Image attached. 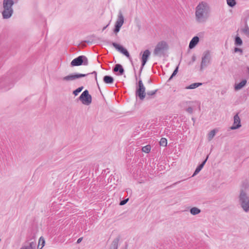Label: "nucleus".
<instances>
[{
  "instance_id": "nucleus-1",
  "label": "nucleus",
  "mask_w": 249,
  "mask_h": 249,
  "mask_svg": "<svg viewBox=\"0 0 249 249\" xmlns=\"http://www.w3.org/2000/svg\"><path fill=\"white\" fill-rule=\"evenodd\" d=\"M249 185L247 182L242 184L238 196V203L240 207L246 213L249 212V195L248 194Z\"/></svg>"
},
{
  "instance_id": "nucleus-2",
  "label": "nucleus",
  "mask_w": 249,
  "mask_h": 249,
  "mask_svg": "<svg viewBox=\"0 0 249 249\" xmlns=\"http://www.w3.org/2000/svg\"><path fill=\"white\" fill-rule=\"evenodd\" d=\"M209 7L204 2L199 3L196 7V17L199 22H204L209 17Z\"/></svg>"
},
{
  "instance_id": "nucleus-3",
  "label": "nucleus",
  "mask_w": 249,
  "mask_h": 249,
  "mask_svg": "<svg viewBox=\"0 0 249 249\" xmlns=\"http://www.w3.org/2000/svg\"><path fill=\"white\" fill-rule=\"evenodd\" d=\"M90 74H93L95 75V80L97 82L98 89H99L100 91L101 92L99 85H98V84L97 83V72L95 71H94L91 73H87V74H81V73H78L71 74L67 75L65 77H62V80L64 81H67V82L75 80L76 79L85 77Z\"/></svg>"
},
{
  "instance_id": "nucleus-4",
  "label": "nucleus",
  "mask_w": 249,
  "mask_h": 249,
  "mask_svg": "<svg viewBox=\"0 0 249 249\" xmlns=\"http://www.w3.org/2000/svg\"><path fill=\"white\" fill-rule=\"evenodd\" d=\"M168 48L169 46L166 42L164 41H160L156 46L153 54L155 56L160 57L162 55H164Z\"/></svg>"
},
{
  "instance_id": "nucleus-5",
  "label": "nucleus",
  "mask_w": 249,
  "mask_h": 249,
  "mask_svg": "<svg viewBox=\"0 0 249 249\" xmlns=\"http://www.w3.org/2000/svg\"><path fill=\"white\" fill-rule=\"evenodd\" d=\"M135 94L136 96L142 101H143L146 96L145 88L141 78L136 84Z\"/></svg>"
},
{
  "instance_id": "nucleus-6",
  "label": "nucleus",
  "mask_w": 249,
  "mask_h": 249,
  "mask_svg": "<svg viewBox=\"0 0 249 249\" xmlns=\"http://www.w3.org/2000/svg\"><path fill=\"white\" fill-rule=\"evenodd\" d=\"M89 64L87 57L85 55H80L73 59L71 62V67L79 66L81 65L87 66Z\"/></svg>"
},
{
  "instance_id": "nucleus-7",
  "label": "nucleus",
  "mask_w": 249,
  "mask_h": 249,
  "mask_svg": "<svg viewBox=\"0 0 249 249\" xmlns=\"http://www.w3.org/2000/svg\"><path fill=\"white\" fill-rule=\"evenodd\" d=\"M78 99L83 104L87 106L89 105L92 102V97L89 94V92L87 89H86L82 93Z\"/></svg>"
},
{
  "instance_id": "nucleus-8",
  "label": "nucleus",
  "mask_w": 249,
  "mask_h": 249,
  "mask_svg": "<svg viewBox=\"0 0 249 249\" xmlns=\"http://www.w3.org/2000/svg\"><path fill=\"white\" fill-rule=\"evenodd\" d=\"M124 22V17L123 16L122 11L120 10L119 12L117 19L115 24V27L114 29V32L117 34L120 31L121 27L122 26Z\"/></svg>"
},
{
  "instance_id": "nucleus-9",
  "label": "nucleus",
  "mask_w": 249,
  "mask_h": 249,
  "mask_svg": "<svg viewBox=\"0 0 249 249\" xmlns=\"http://www.w3.org/2000/svg\"><path fill=\"white\" fill-rule=\"evenodd\" d=\"M111 44L118 51L126 56L129 60H131V57L126 49L115 42H111Z\"/></svg>"
},
{
  "instance_id": "nucleus-10",
  "label": "nucleus",
  "mask_w": 249,
  "mask_h": 249,
  "mask_svg": "<svg viewBox=\"0 0 249 249\" xmlns=\"http://www.w3.org/2000/svg\"><path fill=\"white\" fill-rule=\"evenodd\" d=\"M210 54L209 52H205L202 57V61L200 65V70L202 71L203 68L206 67L210 62Z\"/></svg>"
},
{
  "instance_id": "nucleus-11",
  "label": "nucleus",
  "mask_w": 249,
  "mask_h": 249,
  "mask_svg": "<svg viewBox=\"0 0 249 249\" xmlns=\"http://www.w3.org/2000/svg\"><path fill=\"white\" fill-rule=\"evenodd\" d=\"M36 243L34 238L28 240L20 249H36Z\"/></svg>"
},
{
  "instance_id": "nucleus-12",
  "label": "nucleus",
  "mask_w": 249,
  "mask_h": 249,
  "mask_svg": "<svg viewBox=\"0 0 249 249\" xmlns=\"http://www.w3.org/2000/svg\"><path fill=\"white\" fill-rule=\"evenodd\" d=\"M150 55V52L149 50H146L143 52V53L142 57V66L141 67L139 75H141L142 70L144 66L146 63V62L148 59V58L149 57Z\"/></svg>"
},
{
  "instance_id": "nucleus-13",
  "label": "nucleus",
  "mask_w": 249,
  "mask_h": 249,
  "mask_svg": "<svg viewBox=\"0 0 249 249\" xmlns=\"http://www.w3.org/2000/svg\"><path fill=\"white\" fill-rule=\"evenodd\" d=\"M241 126L240 119L238 114H236L234 116V122L232 126L231 127V129L232 130L240 128Z\"/></svg>"
},
{
  "instance_id": "nucleus-14",
  "label": "nucleus",
  "mask_w": 249,
  "mask_h": 249,
  "mask_svg": "<svg viewBox=\"0 0 249 249\" xmlns=\"http://www.w3.org/2000/svg\"><path fill=\"white\" fill-rule=\"evenodd\" d=\"M13 13V9L3 8V11L2 12V15L3 18L8 19L12 16Z\"/></svg>"
},
{
  "instance_id": "nucleus-15",
  "label": "nucleus",
  "mask_w": 249,
  "mask_h": 249,
  "mask_svg": "<svg viewBox=\"0 0 249 249\" xmlns=\"http://www.w3.org/2000/svg\"><path fill=\"white\" fill-rule=\"evenodd\" d=\"M113 71L115 72H119L118 75H123L124 71L123 66L120 64H117L115 65L113 69Z\"/></svg>"
},
{
  "instance_id": "nucleus-16",
  "label": "nucleus",
  "mask_w": 249,
  "mask_h": 249,
  "mask_svg": "<svg viewBox=\"0 0 249 249\" xmlns=\"http://www.w3.org/2000/svg\"><path fill=\"white\" fill-rule=\"evenodd\" d=\"M199 38L198 36H194L190 41L189 48L190 49H193L199 42Z\"/></svg>"
},
{
  "instance_id": "nucleus-17",
  "label": "nucleus",
  "mask_w": 249,
  "mask_h": 249,
  "mask_svg": "<svg viewBox=\"0 0 249 249\" xmlns=\"http://www.w3.org/2000/svg\"><path fill=\"white\" fill-rule=\"evenodd\" d=\"M208 157H209V156L208 155L207 156L206 159L196 167L192 177H194V176L196 175L201 171V170L202 169L204 165H205V163L206 162V161L208 159Z\"/></svg>"
},
{
  "instance_id": "nucleus-18",
  "label": "nucleus",
  "mask_w": 249,
  "mask_h": 249,
  "mask_svg": "<svg viewBox=\"0 0 249 249\" xmlns=\"http://www.w3.org/2000/svg\"><path fill=\"white\" fill-rule=\"evenodd\" d=\"M14 4V2L13 0H3V8L12 9V7Z\"/></svg>"
},
{
  "instance_id": "nucleus-19",
  "label": "nucleus",
  "mask_w": 249,
  "mask_h": 249,
  "mask_svg": "<svg viewBox=\"0 0 249 249\" xmlns=\"http://www.w3.org/2000/svg\"><path fill=\"white\" fill-rule=\"evenodd\" d=\"M247 83V81L246 79L242 80L239 83L235 84L234 85V89L235 90H239L242 89Z\"/></svg>"
},
{
  "instance_id": "nucleus-20",
  "label": "nucleus",
  "mask_w": 249,
  "mask_h": 249,
  "mask_svg": "<svg viewBox=\"0 0 249 249\" xmlns=\"http://www.w3.org/2000/svg\"><path fill=\"white\" fill-rule=\"evenodd\" d=\"M120 237L119 236L115 239L113 240L112 241L110 247L109 249H117L118 243L120 240Z\"/></svg>"
},
{
  "instance_id": "nucleus-21",
  "label": "nucleus",
  "mask_w": 249,
  "mask_h": 249,
  "mask_svg": "<svg viewBox=\"0 0 249 249\" xmlns=\"http://www.w3.org/2000/svg\"><path fill=\"white\" fill-rule=\"evenodd\" d=\"M114 79L113 77L110 75H105L103 77V81L107 84H111L114 82Z\"/></svg>"
},
{
  "instance_id": "nucleus-22",
  "label": "nucleus",
  "mask_w": 249,
  "mask_h": 249,
  "mask_svg": "<svg viewBox=\"0 0 249 249\" xmlns=\"http://www.w3.org/2000/svg\"><path fill=\"white\" fill-rule=\"evenodd\" d=\"M190 212L192 215H195L199 214L201 212V210L197 207H193L190 210Z\"/></svg>"
},
{
  "instance_id": "nucleus-23",
  "label": "nucleus",
  "mask_w": 249,
  "mask_h": 249,
  "mask_svg": "<svg viewBox=\"0 0 249 249\" xmlns=\"http://www.w3.org/2000/svg\"><path fill=\"white\" fill-rule=\"evenodd\" d=\"M202 85V83H194L191 84L189 86L186 87V89H194L197 88L198 87H199L200 86H201Z\"/></svg>"
},
{
  "instance_id": "nucleus-24",
  "label": "nucleus",
  "mask_w": 249,
  "mask_h": 249,
  "mask_svg": "<svg viewBox=\"0 0 249 249\" xmlns=\"http://www.w3.org/2000/svg\"><path fill=\"white\" fill-rule=\"evenodd\" d=\"M234 44L236 46H241L243 44L241 38L238 35L235 37Z\"/></svg>"
},
{
  "instance_id": "nucleus-25",
  "label": "nucleus",
  "mask_w": 249,
  "mask_h": 249,
  "mask_svg": "<svg viewBox=\"0 0 249 249\" xmlns=\"http://www.w3.org/2000/svg\"><path fill=\"white\" fill-rule=\"evenodd\" d=\"M45 241L44 239L42 237H40L38 241V245L37 246V249H42V248L45 245Z\"/></svg>"
},
{
  "instance_id": "nucleus-26",
  "label": "nucleus",
  "mask_w": 249,
  "mask_h": 249,
  "mask_svg": "<svg viewBox=\"0 0 249 249\" xmlns=\"http://www.w3.org/2000/svg\"><path fill=\"white\" fill-rule=\"evenodd\" d=\"M216 132V129H213L209 132V133L208 134V139L209 141H211L213 139V138L214 137V136L215 135Z\"/></svg>"
},
{
  "instance_id": "nucleus-27",
  "label": "nucleus",
  "mask_w": 249,
  "mask_h": 249,
  "mask_svg": "<svg viewBox=\"0 0 249 249\" xmlns=\"http://www.w3.org/2000/svg\"><path fill=\"white\" fill-rule=\"evenodd\" d=\"M227 4L231 7H233L236 4L235 0H227Z\"/></svg>"
},
{
  "instance_id": "nucleus-28",
  "label": "nucleus",
  "mask_w": 249,
  "mask_h": 249,
  "mask_svg": "<svg viewBox=\"0 0 249 249\" xmlns=\"http://www.w3.org/2000/svg\"><path fill=\"white\" fill-rule=\"evenodd\" d=\"M142 152L146 153H148L150 151L151 146H150V145H147L146 146H144L142 147Z\"/></svg>"
},
{
  "instance_id": "nucleus-29",
  "label": "nucleus",
  "mask_w": 249,
  "mask_h": 249,
  "mask_svg": "<svg viewBox=\"0 0 249 249\" xmlns=\"http://www.w3.org/2000/svg\"><path fill=\"white\" fill-rule=\"evenodd\" d=\"M167 139L164 138H162L160 141V144L162 146H166L167 145Z\"/></svg>"
},
{
  "instance_id": "nucleus-30",
  "label": "nucleus",
  "mask_w": 249,
  "mask_h": 249,
  "mask_svg": "<svg viewBox=\"0 0 249 249\" xmlns=\"http://www.w3.org/2000/svg\"><path fill=\"white\" fill-rule=\"evenodd\" d=\"M84 87L83 86H81L80 87H79L75 90H73L72 92V93L75 95L77 96L79 93H80L83 89Z\"/></svg>"
},
{
  "instance_id": "nucleus-31",
  "label": "nucleus",
  "mask_w": 249,
  "mask_h": 249,
  "mask_svg": "<svg viewBox=\"0 0 249 249\" xmlns=\"http://www.w3.org/2000/svg\"><path fill=\"white\" fill-rule=\"evenodd\" d=\"M158 91V89H156L155 90H152V91H148L146 93V95H147L149 98H150V97H152L153 96H154L155 95V94L156 93V92H157Z\"/></svg>"
},
{
  "instance_id": "nucleus-32",
  "label": "nucleus",
  "mask_w": 249,
  "mask_h": 249,
  "mask_svg": "<svg viewBox=\"0 0 249 249\" xmlns=\"http://www.w3.org/2000/svg\"><path fill=\"white\" fill-rule=\"evenodd\" d=\"M241 30L242 32L244 33L247 37H249V27L247 25Z\"/></svg>"
},
{
  "instance_id": "nucleus-33",
  "label": "nucleus",
  "mask_w": 249,
  "mask_h": 249,
  "mask_svg": "<svg viewBox=\"0 0 249 249\" xmlns=\"http://www.w3.org/2000/svg\"><path fill=\"white\" fill-rule=\"evenodd\" d=\"M178 66L176 69H175V70L174 71L173 73L172 74V75H171L170 77L169 78V79H168V81H170L171 80L176 74L177 73H178Z\"/></svg>"
},
{
  "instance_id": "nucleus-34",
  "label": "nucleus",
  "mask_w": 249,
  "mask_h": 249,
  "mask_svg": "<svg viewBox=\"0 0 249 249\" xmlns=\"http://www.w3.org/2000/svg\"><path fill=\"white\" fill-rule=\"evenodd\" d=\"M245 77L246 79L249 78V67L247 66L245 67Z\"/></svg>"
},
{
  "instance_id": "nucleus-35",
  "label": "nucleus",
  "mask_w": 249,
  "mask_h": 249,
  "mask_svg": "<svg viewBox=\"0 0 249 249\" xmlns=\"http://www.w3.org/2000/svg\"><path fill=\"white\" fill-rule=\"evenodd\" d=\"M234 52L236 53V52H239L240 53V54L242 55V53H243V50L242 49H240V48H237V47H235L234 49Z\"/></svg>"
},
{
  "instance_id": "nucleus-36",
  "label": "nucleus",
  "mask_w": 249,
  "mask_h": 249,
  "mask_svg": "<svg viewBox=\"0 0 249 249\" xmlns=\"http://www.w3.org/2000/svg\"><path fill=\"white\" fill-rule=\"evenodd\" d=\"M129 198H126L125 199H124L120 202V205H124L128 201Z\"/></svg>"
},
{
  "instance_id": "nucleus-37",
  "label": "nucleus",
  "mask_w": 249,
  "mask_h": 249,
  "mask_svg": "<svg viewBox=\"0 0 249 249\" xmlns=\"http://www.w3.org/2000/svg\"><path fill=\"white\" fill-rule=\"evenodd\" d=\"M186 111L190 114H192L193 112V109L192 107H189L186 109Z\"/></svg>"
},
{
  "instance_id": "nucleus-38",
  "label": "nucleus",
  "mask_w": 249,
  "mask_h": 249,
  "mask_svg": "<svg viewBox=\"0 0 249 249\" xmlns=\"http://www.w3.org/2000/svg\"><path fill=\"white\" fill-rule=\"evenodd\" d=\"M82 239H83V237L78 238V240H77L76 243L79 244L82 241Z\"/></svg>"
},
{
  "instance_id": "nucleus-39",
  "label": "nucleus",
  "mask_w": 249,
  "mask_h": 249,
  "mask_svg": "<svg viewBox=\"0 0 249 249\" xmlns=\"http://www.w3.org/2000/svg\"><path fill=\"white\" fill-rule=\"evenodd\" d=\"M196 60V57L195 55H194L192 57V63L195 62Z\"/></svg>"
},
{
  "instance_id": "nucleus-40",
  "label": "nucleus",
  "mask_w": 249,
  "mask_h": 249,
  "mask_svg": "<svg viewBox=\"0 0 249 249\" xmlns=\"http://www.w3.org/2000/svg\"><path fill=\"white\" fill-rule=\"evenodd\" d=\"M181 181H182V180L177 181V182H175V183H173V184L171 185V186H174L176 185V184H178V183H180V182H181Z\"/></svg>"
},
{
  "instance_id": "nucleus-41",
  "label": "nucleus",
  "mask_w": 249,
  "mask_h": 249,
  "mask_svg": "<svg viewBox=\"0 0 249 249\" xmlns=\"http://www.w3.org/2000/svg\"><path fill=\"white\" fill-rule=\"evenodd\" d=\"M108 24L107 25V26H105L103 28V31H104V30H105L106 29V28L108 26Z\"/></svg>"
},
{
  "instance_id": "nucleus-42",
  "label": "nucleus",
  "mask_w": 249,
  "mask_h": 249,
  "mask_svg": "<svg viewBox=\"0 0 249 249\" xmlns=\"http://www.w3.org/2000/svg\"><path fill=\"white\" fill-rule=\"evenodd\" d=\"M151 82H152V80H151V79H149L148 80V83H151Z\"/></svg>"
},
{
  "instance_id": "nucleus-43",
  "label": "nucleus",
  "mask_w": 249,
  "mask_h": 249,
  "mask_svg": "<svg viewBox=\"0 0 249 249\" xmlns=\"http://www.w3.org/2000/svg\"><path fill=\"white\" fill-rule=\"evenodd\" d=\"M135 78H136V80H137V76L136 75H135Z\"/></svg>"
},
{
  "instance_id": "nucleus-44",
  "label": "nucleus",
  "mask_w": 249,
  "mask_h": 249,
  "mask_svg": "<svg viewBox=\"0 0 249 249\" xmlns=\"http://www.w3.org/2000/svg\"><path fill=\"white\" fill-rule=\"evenodd\" d=\"M191 64V62H190L189 63V65H190Z\"/></svg>"
},
{
  "instance_id": "nucleus-45",
  "label": "nucleus",
  "mask_w": 249,
  "mask_h": 249,
  "mask_svg": "<svg viewBox=\"0 0 249 249\" xmlns=\"http://www.w3.org/2000/svg\"><path fill=\"white\" fill-rule=\"evenodd\" d=\"M125 249H127L126 248H125Z\"/></svg>"
}]
</instances>
